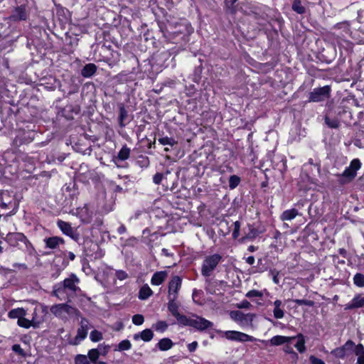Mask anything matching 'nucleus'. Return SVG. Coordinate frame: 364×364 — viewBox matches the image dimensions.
I'll list each match as a JSON object with an SVG mask.
<instances>
[{
	"label": "nucleus",
	"instance_id": "f257e3e1",
	"mask_svg": "<svg viewBox=\"0 0 364 364\" xmlns=\"http://www.w3.org/2000/svg\"><path fill=\"white\" fill-rule=\"evenodd\" d=\"M79 283V279L75 274H71L70 277L64 279L63 282L58 283L54 286L53 295L60 300H65L68 296V291L75 294L79 289L77 286Z\"/></svg>",
	"mask_w": 364,
	"mask_h": 364
},
{
	"label": "nucleus",
	"instance_id": "f03ea898",
	"mask_svg": "<svg viewBox=\"0 0 364 364\" xmlns=\"http://www.w3.org/2000/svg\"><path fill=\"white\" fill-rule=\"evenodd\" d=\"M50 311L55 317L67 322L71 317H80V312L75 307L67 304H58L50 306Z\"/></svg>",
	"mask_w": 364,
	"mask_h": 364
},
{
	"label": "nucleus",
	"instance_id": "7ed1b4c3",
	"mask_svg": "<svg viewBox=\"0 0 364 364\" xmlns=\"http://www.w3.org/2000/svg\"><path fill=\"white\" fill-rule=\"evenodd\" d=\"M221 259L222 257L218 254H214L206 257L203 260L201 268L202 275L204 277L210 276L213 270L221 261Z\"/></svg>",
	"mask_w": 364,
	"mask_h": 364
},
{
	"label": "nucleus",
	"instance_id": "20e7f679",
	"mask_svg": "<svg viewBox=\"0 0 364 364\" xmlns=\"http://www.w3.org/2000/svg\"><path fill=\"white\" fill-rule=\"evenodd\" d=\"M184 326H192L198 330L203 331L213 326V323L210 321L198 316L193 317H186V321L182 323Z\"/></svg>",
	"mask_w": 364,
	"mask_h": 364
},
{
	"label": "nucleus",
	"instance_id": "39448f33",
	"mask_svg": "<svg viewBox=\"0 0 364 364\" xmlns=\"http://www.w3.org/2000/svg\"><path fill=\"white\" fill-rule=\"evenodd\" d=\"M230 318L235 322L243 326H252L255 318V314H244L240 311H232L230 313Z\"/></svg>",
	"mask_w": 364,
	"mask_h": 364
},
{
	"label": "nucleus",
	"instance_id": "423d86ee",
	"mask_svg": "<svg viewBox=\"0 0 364 364\" xmlns=\"http://www.w3.org/2000/svg\"><path fill=\"white\" fill-rule=\"evenodd\" d=\"M330 93L331 87L328 85L315 88L309 94V101L315 102L323 101L329 98Z\"/></svg>",
	"mask_w": 364,
	"mask_h": 364
},
{
	"label": "nucleus",
	"instance_id": "0eeeda50",
	"mask_svg": "<svg viewBox=\"0 0 364 364\" xmlns=\"http://www.w3.org/2000/svg\"><path fill=\"white\" fill-rule=\"evenodd\" d=\"M92 327L90 321L86 318L82 317L80 321V326L75 337L74 344L77 345L80 341H83L87 337L88 331Z\"/></svg>",
	"mask_w": 364,
	"mask_h": 364
},
{
	"label": "nucleus",
	"instance_id": "6e6552de",
	"mask_svg": "<svg viewBox=\"0 0 364 364\" xmlns=\"http://www.w3.org/2000/svg\"><path fill=\"white\" fill-rule=\"evenodd\" d=\"M354 347L355 343L348 340L343 346L331 350V354L336 358L343 359L353 352Z\"/></svg>",
	"mask_w": 364,
	"mask_h": 364
},
{
	"label": "nucleus",
	"instance_id": "1a4fd4ad",
	"mask_svg": "<svg viewBox=\"0 0 364 364\" xmlns=\"http://www.w3.org/2000/svg\"><path fill=\"white\" fill-rule=\"evenodd\" d=\"M224 336L230 341H235L240 342L254 341L255 338L253 336L247 335L245 333L237 331H227L224 333Z\"/></svg>",
	"mask_w": 364,
	"mask_h": 364
},
{
	"label": "nucleus",
	"instance_id": "9d476101",
	"mask_svg": "<svg viewBox=\"0 0 364 364\" xmlns=\"http://www.w3.org/2000/svg\"><path fill=\"white\" fill-rule=\"evenodd\" d=\"M181 279L178 276H174L168 283V299H177L178 290L181 287Z\"/></svg>",
	"mask_w": 364,
	"mask_h": 364
},
{
	"label": "nucleus",
	"instance_id": "9b49d317",
	"mask_svg": "<svg viewBox=\"0 0 364 364\" xmlns=\"http://www.w3.org/2000/svg\"><path fill=\"white\" fill-rule=\"evenodd\" d=\"M168 309L171 314L177 319L178 322L182 324L186 321V316L178 312V305L176 303L177 299H168Z\"/></svg>",
	"mask_w": 364,
	"mask_h": 364
},
{
	"label": "nucleus",
	"instance_id": "f8f14e48",
	"mask_svg": "<svg viewBox=\"0 0 364 364\" xmlns=\"http://www.w3.org/2000/svg\"><path fill=\"white\" fill-rule=\"evenodd\" d=\"M5 240L11 246L16 247L19 242H26V237L23 234L20 232H11L7 234Z\"/></svg>",
	"mask_w": 364,
	"mask_h": 364
},
{
	"label": "nucleus",
	"instance_id": "ddd939ff",
	"mask_svg": "<svg viewBox=\"0 0 364 364\" xmlns=\"http://www.w3.org/2000/svg\"><path fill=\"white\" fill-rule=\"evenodd\" d=\"M364 306V296L358 294L354 296L350 302L345 305L346 310H350L353 309L361 308Z\"/></svg>",
	"mask_w": 364,
	"mask_h": 364
},
{
	"label": "nucleus",
	"instance_id": "4468645a",
	"mask_svg": "<svg viewBox=\"0 0 364 364\" xmlns=\"http://www.w3.org/2000/svg\"><path fill=\"white\" fill-rule=\"evenodd\" d=\"M41 323V321L35 316H32V319L29 320L23 316L20 320H18L17 323L20 327L29 328L31 326L37 327Z\"/></svg>",
	"mask_w": 364,
	"mask_h": 364
},
{
	"label": "nucleus",
	"instance_id": "2eb2a0df",
	"mask_svg": "<svg viewBox=\"0 0 364 364\" xmlns=\"http://www.w3.org/2000/svg\"><path fill=\"white\" fill-rule=\"evenodd\" d=\"M167 271H159L155 272L151 279V284L154 286L161 284L168 277Z\"/></svg>",
	"mask_w": 364,
	"mask_h": 364
},
{
	"label": "nucleus",
	"instance_id": "dca6fc26",
	"mask_svg": "<svg viewBox=\"0 0 364 364\" xmlns=\"http://www.w3.org/2000/svg\"><path fill=\"white\" fill-rule=\"evenodd\" d=\"M46 247L50 249H57L60 244H63L64 240L63 238L59 237H50L44 239Z\"/></svg>",
	"mask_w": 364,
	"mask_h": 364
},
{
	"label": "nucleus",
	"instance_id": "f3484780",
	"mask_svg": "<svg viewBox=\"0 0 364 364\" xmlns=\"http://www.w3.org/2000/svg\"><path fill=\"white\" fill-rule=\"evenodd\" d=\"M295 338L296 337L294 336L288 337L284 336H273L269 341L272 346H279L285 343H289L291 341L294 340Z\"/></svg>",
	"mask_w": 364,
	"mask_h": 364
},
{
	"label": "nucleus",
	"instance_id": "a211bd4d",
	"mask_svg": "<svg viewBox=\"0 0 364 364\" xmlns=\"http://www.w3.org/2000/svg\"><path fill=\"white\" fill-rule=\"evenodd\" d=\"M58 226L64 234L72 237H73L74 230L68 223L59 220L58 222Z\"/></svg>",
	"mask_w": 364,
	"mask_h": 364
},
{
	"label": "nucleus",
	"instance_id": "6ab92c4d",
	"mask_svg": "<svg viewBox=\"0 0 364 364\" xmlns=\"http://www.w3.org/2000/svg\"><path fill=\"white\" fill-rule=\"evenodd\" d=\"M353 352H354L355 355L358 357L357 363L364 364V346L363 344H355Z\"/></svg>",
	"mask_w": 364,
	"mask_h": 364
},
{
	"label": "nucleus",
	"instance_id": "aec40b11",
	"mask_svg": "<svg viewBox=\"0 0 364 364\" xmlns=\"http://www.w3.org/2000/svg\"><path fill=\"white\" fill-rule=\"evenodd\" d=\"M97 70V66L93 63H89L84 66L81 70V74L85 77L92 76Z\"/></svg>",
	"mask_w": 364,
	"mask_h": 364
},
{
	"label": "nucleus",
	"instance_id": "412c9836",
	"mask_svg": "<svg viewBox=\"0 0 364 364\" xmlns=\"http://www.w3.org/2000/svg\"><path fill=\"white\" fill-rule=\"evenodd\" d=\"M153 294V291L149 287L148 284H144L142 286L139 291V299L141 300H146L150 296Z\"/></svg>",
	"mask_w": 364,
	"mask_h": 364
},
{
	"label": "nucleus",
	"instance_id": "4be33fe9",
	"mask_svg": "<svg viewBox=\"0 0 364 364\" xmlns=\"http://www.w3.org/2000/svg\"><path fill=\"white\" fill-rule=\"evenodd\" d=\"M298 214H299L298 210L295 208L287 210L282 213V215L280 216V219L282 221L291 220H293L294 218H295Z\"/></svg>",
	"mask_w": 364,
	"mask_h": 364
},
{
	"label": "nucleus",
	"instance_id": "5701e85b",
	"mask_svg": "<svg viewBox=\"0 0 364 364\" xmlns=\"http://www.w3.org/2000/svg\"><path fill=\"white\" fill-rule=\"evenodd\" d=\"M26 311L23 308H17L11 310L8 316L11 318H18V320H20L23 316H26Z\"/></svg>",
	"mask_w": 364,
	"mask_h": 364
},
{
	"label": "nucleus",
	"instance_id": "b1692460",
	"mask_svg": "<svg viewBox=\"0 0 364 364\" xmlns=\"http://www.w3.org/2000/svg\"><path fill=\"white\" fill-rule=\"evenodd\" d=\"M154 336V333L151 329H145L140 334H135L134 338L135 340L141 338L144 341H150Z\"/></svg>",
	"mask_w": 364,
	"mask_h": 364
},
{
	"label": "nucleus",
	"instance_id": "393cba45",
	"mask_svg": "<svg viewBox=\"0 0 364 364\" xmlns=\"http://www.w3.org/2000/svg\"><path fill=\"white\" fill-rule=\"evenodd\" d=\"M128 117V112L126 110L125 107L123 105H119V124L121 127H124L126 126V123L124 121L127 119Z\"/></svg>",
	"mask_w": 364,
	"mask_h": 364
},
{
	"label": "nucleus",
	"instance_id": "a878e982",
	"mask_svg": "<svg viewBox=\"0 0 364 364\" xmlns=\"http://www.w3.org/2000/svg\"><path fill=\"white\" fill-rule=\"evenodd\" d=\"M158 346L161 350H167L173 346V342L171 339L165 338L159 341Z\"/></svg>",
	"mask_w": 364,
	"mask_h": 364
},
{
	"label": "nucleus",
	"instance_id": "bb28decb",
	"mask_svg": "<svg viewBox=\"0 0 364 364\" xmlns=\"http://www.w3.org/2000/svg\"><path fill=\"white\" fill-rule=\"evenodd\" d=\"M130 149L126 145L123 146L121 150L118 153L117 158L121 161H124L129 159L130 156Z\"/></svg>",
	"mask_w": 364,
	"mask_h": 364
},
{
	"label": "nucleus",
	"instance_id": "cd10ccee",
	"mask_svg": "<svg viewBox=\"0 0 364 364\" xmlns=\"http://www.w3.org/2000/svg\"><path fill=\"white\" fill-rule=\"evenodd\" d=\"M296 338L298 341L295 345V347L300 353H304L306 350L305 340L302 334H299Z\"/></svg>",
	"mask_w": 364,
	"mask_h": 364
},
{
	"label": "nucleus",
	"instance_id": "c85d7f7f",
	"mask_svg": "<svg viewBox=\"0 0 364 364\" xmlns=\"http://www.w3.org/2000/svg\"><path fill=\"white\" fill-rule=\"evenodd\" d=\"M292 9L299 14H303L305 13L306 9L305 8L301 5V3L300 0H294L292 4Z\"/></svg>",
	"mask_w": 364,
	"mask_h": 364
},
{
	"label": "nucleus",
	"instance_id": "c756f323",
	"mask_svg": "<svg viewBox=\"0 0 364 364\" xmlns=\"http://www.w3.org/2000/svg\"><path fill=\"white\" fill-rule=\"evenodd\" d=\"M159 142L164 146L169 145L171 146H174L177 144V141L173 139L168 136L162 137L159 139Z\"/></svg>",
	"mask_w": 364,
	"mask_h": 364
},
{
	"label": "nucleus",
	"instance_id": "7c9ffc66",
	"mask_svg": "<svg viewBox=\"0 0 364 364\" xmlns=\"http://www.w3.org/2000/svg\"><path fill=\"white\" fill-rule=\"evenodd\" d=\"M90 338L92 342H97V341L102 340L103 336L100 331H97V330H93L90 333Z\"/></svg>",
	"mask_w": 364,
	"mask_h": 364
},
{
	"label": "nucleus",
	"instance_id": "2f4dec72",
	"mask_svg": "<svg viewBox=\"0 0 364 364\" xmlns=\"http://www.w3.org/2000/svg\"><path fill=\"white\" fill-rule=\"evenodd\" d=\"M325 122L330 128L336 129L339 127L340 122L337 119H331L328 117H325Z\"/></svg>",
	"mask_w": 364,
	"mask_h": 364
},
{
	"label": "nucleus",
	"instance_id": "473e14b6",
	"mask_svg": "<svg viewBox=\"0 0 364 364\" xmlns=\"http://www.w3.org/2000/svg\"><path fill=\"white\" fill-rule=\"evenodd\" d=\"M100 355V349L93 348V349L90 350L88 352L89 358L93 363L96 362V360L99 358Z\"/></svg>",
	"mask_w": 364,
	"mask_h": 364
},
{
	"label": "nucleus",
	"instance_id": "72a5a7b5",
	"mask_svg": "<svg viewBox=\"0 0 364 364\" xmlns=\"http://www.w3.org/2000/svg\"><path fill=\"white\" fill-rule=\"evenodd\" d=\"M354 284L359 287H364V275L360 273H357L353 277Z\"/></svg>",
	"mask_w": 364,
	"mask_h": 364
},
{
	"label": "nucleus",
	"instance_id": "f704fd0d",
	"mask_svg": "<svg viewBox=\"0 0 364 364\" xmlns=\"http://www.w3.org/2000/svg\"><path fill=\"white\" fill-rule=\"evenodd\" d=\"M240 182V178L236 175H232L229 179V186L231 189H234L239 185Z\"/></svg>",
	"mask_w": 364,
	"mask_h": 364
},
{
	"label": "nucleus",
	"instance_id": "c9c22d12",
	"mask_svg": "<svg viewBox=\"0 0 364 364\" xmlns=\"http://www.w3.org/2000/svg\"><path fill=\"white\" fill-rule=\"evenodd\" d=\"M11 349L14 352L22 358H26L27 355L25 350L21 347L19 344L13 345Z\"/></svg>",
	"mask_w": 364,
	"mask_h": 364
},
{
	"label": "nucleus",
	"instance_id": "e433bc0d",
	"mask_svg": "<svg viewBox=\"0 0 364 364\" xmlns=\"http://www.w3.org/2000/svg\"><path fill=\"white\" fill-rule=\"evenodd\" d=\"M132 344L129 340H124L118 345V350L120 351L129 350L131 348Z\"/></svg>",
	"mask_w": 364,
	"mask_h": 364
},
{
	"label": "nucleus",
	"instance_id": "4c0bfd02",
	"mask_svg": "<svg viewBox=\"0 0 364 364\" xmlns=\"http://www.w3.org/2000/svg\"><path fill=\"white\" fill-rule=\"evenodd\" d=\"M155 330L157 331H164L168 328V324L166 321H159L154 325Z\"/></svg>",
	"mask_w": 364,
	"mask_h": 364
},
{
	"label": "nucleus",
	"instance_id": "58836bf2",
	"mask_svg": "<svg viewBox=\"0 0 364 364\" xmlns=\"http://www.w3.org/2000/svg\"><path fill=\"white\" fill-rule=\"evenodd\" d=\"M75 364H90L86 355H77L75 358Z\"/></svg>",
	"mask_w": 364,
	"mask_h": 364
},
{
	"label": "nucleus",
	"instance_id": "ea45409f",
	"mask_svg": "<svg viewBox=\"0 0 364 364\" xmlns=\"http://www.w3.org/2000/svg\"><path fill=\"white\" fill-rule=\"evenodd\" d=\"M144 316L141 314H135L132 317V322L135 325H141L144 323Z\"/></svg>",
	"mask_w": 364,
	"mask_h": 364
},
{
	"label": "nucleus",
	"instance_id": "a19ab883",
	"mask_svg": "<svg viewBox=\"0 0 364 364\" xmlns=\"http://www.w3.org/2000/svg\"><path fill=\"white\" fill-rule=\"evenodd\" d=\"M356 175V173L354 172V170L349 166L345 169L343 173V176L347 178H353Z\"/></svg>",
	"mask_w": 364,
	"mask_h": 364
},
{
	"label": "nucleus",
	"instance_id": "79ce46f5",
	"mask_svg": "<svg viewBox=\"0 0 364 364\" xmlns=\"http://www.w3.org/2000/svg\"><path fill=\"white\" fill-rule=\"evenodd\" d=\"M294 302L298 305H306L309 306H313L314 305V302L311 300L295 299Z\"/></svg>",
	"mask_w": 364,
	"mask_h": 364
},
{
	"label": "nucleus",
	"instance_id": "37998d69",
	"mask_svg": "<svg viewBox=\"0 0 364 364\" xmlns=\"http://www.w3.org/2000/svg\"><path fill=\"white\" fill-rule=\"evenodd\" d=\"M263 296V294L258 291V290H255V289H253V290H251V291H249L247 294H246V296L248 297V298H252V297H262Z\"/></svg>",
	"mask_w": 364,
	"mask_h": 364
},
{
	"label": "nucleus",
	"instance_id": "c03bdc74",
	"mask_svg": "<svg viewBox=\"0 0 364 364\" xmlns=\"http://www.w3.org/2000/svg\"><path fill=\"white\" fill-rule=\"evenodd\" d=\"M273 314L274 316L277 319L282 318L284 316V311L281 307L274 308Z\"/></svg>",
	"mask_w": 364,
	"mask_h": 364
},
{
	"label": "nucleus",
	"instance_id": "a18cd8bd",
	"mask_svg": "<svg viewBox=\"0 0 364 364\" xmlns=\"http://www.w3.org/2000/svg\"><path fill=\"white\" fill-rule=\"evenodd\" d=\"M115 277L121 281H123L128 278V274L123 270H117L115 272Z\"/></svg>",
	"mask_w": 364,
	"mask_h": 364
},
{
	"label": "nucleus",
	"instance_id": "49530a36",
	"mask_svg": "<svg viewBox=\"0 0 364 364\" xmlns=\"http://www.w3.org/2000/svg\"><path fill=\"white\" fill-rule=\"evenodd\" d=\"M234 230L232 232V237L237 238L240 235V223L239 221H235L233 224Z\"/></svg>",
	"mask_w": 364,
	"mask_h": 364
},
{
	"label": "nucleus",
	"instance_id": "de8ad7c7",
	"mask_svg": "<svg viewBox=\"0 0 364 364\" xmlns=\"http://www.w3.org/2000/svg\"><path fill=\"white\" fill-rule=\"evenodd\" d=\"M360 165L361 164L360 161L355 159L350 162V167L356 173V171L360 168Z\"/></svg>",
	"mask_w": 364,
	"mask_h": 364
},
{
	"label": "nucleus",
	"instance_id": "09e8293b",
	"mask_svg": "<svg viewBox=\"0 0 364 364\" xmlns=\"http://www.w3.org/2000/svg\"><path fill=\"white\" fill-rule=\"evenodd\" d=\"M251 306H252L251 304L248 301H247V300H243L240 303L237 304V307L239 308V309H248Z\"/></svg>",
	"mask_w": 364,
	"mask_h": 364
},
{
	"label": "nucleus",
	"instance_id": "8fccbe9b",
	"mask_svg": "<svg viewBox=\"0 0 364 364\" xmlns=\"http://www.w3.org/2000/svg\"><path fill=\"white\" fill-rule=\"evenodd\" d=\"M16 13L18 14L17 18H18L20 20H24L26 18V14L24 9L18 8L16 10Z\"/></svg>",
	"mask_w": 364,
	"mask_h": 364
},
{
	"label": "nucleus",
	"instance_id": "3c124183",
	"mask_svg": "<svg viewBox=\"0 0 364 364\" xmlns=\"http://www.w3.org/2000/svg\"><path fill=\"white\" fill-rule=\"evenodd\" d=\"M284 350L285 353H290V354H292L294 358L295 359H297L298 358V355L294 351L293 348L290 346H286L284 348Z\"/></svg>",
	"mask_w": 364,
	"mask_h": 364
},
{
	"label": "nucleus",
	"instance_id": "603ef678",
	"mask_svg": "<svg viewBox=\"0 0 364 364\" xmlns=\"http://www.w3.org/2000/svg\"><path fill=\"white\" fill-rule=\"evenodd\" d=\"M309 360L311 364H325L321 359H319L314 355H311L309 357Z\"/></svg>",
	"mask_w": 364,
	"mask_h": 364
},
{
	"label": "nucleus",
	"instance_id": "864d4df0",
	"mask_svg": "<svg viewBox=\"0 0 364 364\" xmlns=\"http://www.w3.org/2000/svg\"><path fill=\"white\" fill-rule=\"evenodd\" d=\"M270 273L272 275L273 282L276 284H278L279 283V278H278L279 272H277V270L274 269V270H271Z\"/></svg>",
	"mask_w": 364,
	"mask_h": 364
},
{
	"label": "nucleus",
	"instance_id": "5fc2aeb1",
	"mask_svg": "<svg viewBox=\"0 0 364 364\" xmlns=\"http://www.w3.org/2000/svg\"><path fill=\"white\" fill-rule=\"evenodd\" d=\"M163 179V174L157 173L154 176L153 181L156 184H159Z\"/></svg>",
	"mask_w": 364,
	"mask_h": 364
},
{
	"label": "nucleus",
	"instance_id": "6e6d98bb",
	"mask_svg": "<svg viewBox=\"0 0 364 364\" xmlns=\"http://www.w3.org/2000/svg\"><path fill=\"white\" fill-rule=\"evenodd\" d=\"M198 347V343L196 341H193L191 343L188 345V349L190 352H193Z\"/></svg>",
	"mask_w": 364,
	"mask_h": 364
},
{
	"label": "nucleus",
	"instance_id": "4d7b16f0",
	"mask_svg": "<svg viewBox=\"0 0 364 364\" xmlns=\"http://www.w3.org/2000/svg\"><path fill=\"white\" fill-rule=\"evenodd\" d=\"M97 349H100V354H106L109 350V347L108 346H102V345H100L98 346V348Z\"/></svg>",
	"mask_w": 364,
	"mask_h": 364
},
{
	"label": "nucleus",
	"instance_id": "13d9d810",
	"mask_svg": "<svg viewBox=\"0 0 364 364\" xmlns=\"http://www.w3.org/2000/svg\"><path fill=\"white\" fill-rule=\"evenodd\" d=\"M14 267L22 268V269H26L27 268L26 264H25L23 263H14Z\"/></svg>",
	"mask_w": 364,
	"mask_h": 364
},
{
	"label": "nucleus",
	"instance_id": "bf43d9fd",
	"mask_svg": "<svg viewBox=\"0 0 364 364\" xmlns=\"http://www.w3.org/2000/svg\"><path fill=\"white\" fill-rule=\"evenodd\" d=\"M247 263L252 265L255 263V257L253 256H250L246 259Z\"/></svg>",
	"mask_w": 364,
	"mask_h": 364
},
{
	"label": "nucleus",
	"instance_id": "052dcab7",
	"mask_svg": "<svg viewBox=\"0 0 364 364\" xmlns=\"http://www.w3.org/2000/svg\"><path fill=\"white\" fill-rule=\"evenodd\" d=\"M127 229L126 227L124 225H120V227L118 228L117 232L119 234H123L126 232Z\"/></svg>",
	"mask_w": 364,
	"mask_h": 364
},
{
	"label": "nucleus",
	"instance_id": "680f3d73",
	"mask_svg": "<svg viewBox=\"0 0 364 364\" xmlns=\"http://www.w3.org/2000/svg\"><path fill=\"white\" fill-rule=\"evenodd\" d=\"M282 305V301L280 300H276L274 302V308H277V307H281V306Z\"/></svg>",
	"mask_w": 364,
	"mask_h": 364
},
{
	"label": "nucleus",
	"instance_id": "e2e57ef3",
	"mask_svg": "<svg viewBox=\"0 0 364 364\" xmlns=\"http://www.w3.org/2000/svg\"><path fill=\"white\" fill-rule=\"evenodd\" d=\"M206 291H208L209 293L210 294H213L215 291L212 289V287H210V284H209L207 287H206Z\"/></svg>",
	"mask_w": 364,
	"mask_h": 364
},
{
	"label": "nucleus",
	"instance_id": "0e129e2a",
	"mask_svg": "<svg viewBox=\"0 0 364 364\" xmlns=\"http://www.w3.org/2000/svg\"><path fill=\"white\" fill-rule=\"evenodd\" d=\"M68 257H69L70 259H71V260H74L75 258V254L73 252H69Z\"/></svg>",
	"mask_w": 364,
	"mask_h": 364
},
{
	"label": "nucleus",
	"instance_id": "69168bd1",
	"mask_svg": "<svg viewBox=\"0 0 364 364\" xmlns=\"http://www.w3.org/2000/svg\"><path fill=\"white\" fill-rule=\"evenodd\" d=\"M257 250V247L253 246V245H250L249 247H248V250L251 252H255V250Z\"/></svg>",
	"mask_w": 364,
	"mask_h": 364
},
{
	"label": "nucleus",
	"instance_id": "338daca9",
	"mask_svg": "<svg viewBox=\"0 0 364 364\" xmlns=\"http://www.w3.org/2000/svg\"><path fill=\"white\" fill-rule=\"evenodd\" d=\"M237 0H225L226 3H230L231 5L234 4Z\"/></svg>",
	"mask_w": 364,
	"mask_h": 364
},
{
	"label": "nucleus",
	"instance_id": "774afa93",
	"mask_svg": "<svg viewBox=\"0 0 364 364\" xmlns=\"http://www.w3.org/2000/svg\"><path fill=\"white\" fill-rule=\"evenodd\" d=\"M90 216H89V217H87V218H83V219H82V221H83V222H85V223H89V222H90Z\"/></svg>",
	"mask_w": 364,
	"mask_h": 364
}]
</instances>
